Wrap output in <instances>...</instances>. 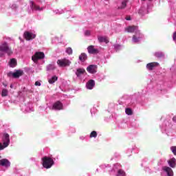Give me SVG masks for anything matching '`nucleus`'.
<instances>
[{"instance_id": "f257e3e1", "label": "nucleus", "mask_w": 176, "mask_h": 176, "mask_svg": "<svg viewBox=\"0 0 176 176\" xmlns=\"http://www.w3.org/2000/svg\"><path fill=\"white\" fill-rule=\"evenodd\" d=\"M5 53L8 56H12L13 54V50L7 42H4L0 45V57H4Z\"/></svg>"}, {"instance_id": "f03ea898", "label": "nucleus", "mask_w": 176, "mask_h": 176, "mask_svg": "<svg viewBox=\"0 0 176 176\" xmlns=\"http://www.w3.org/2000/svg\"><path fill=\"white\" fill-rule=\"evenodd\" d=\"M42 160L44 168H51L53 164H54V161L51 157L45 156L42 158Z\"/></svg>"}, {"instance_id": "7ed1b4c3", "label": "nucleus", "mask_w": 176, "mask_h": 176, "mask_svg": "<svg viewBox=\"0 0 176 176\" xmlns=\"http://www.w3.org/2000/svg\"><path fill=\"white\" fill-rule=\"evenodd\" d=\"M45 58V53L42 52H37L32 56V60L34 63H36L38 60H42Z\"/></svg>"}, {"instance_id": "20e7f679", "label": "nucleus", "mask_w": 176, "mask_h": 176, "mask_svg": "<svg viewBox=\"0 0 176 176\" xmlns=\"http://www.w3.org/2000/svg\"><path fill=\"white\" fill-rule=\"evenodd\" d=\"M56 63L59 67H69L71 65V61L67 58L58 59Z\"/></svg>"}, {"instance_id": "39448f33", "label": "nucleus", "mask_w": 176, "mask_h": 176, "mask_svg": "<svg viewBox=\"0 0 176 176\" xmlns=\"http://www.w3.org/2000/svg\"><path fill=\"white\" fill-rule=\"evenodd\" d=\"M23 36L26 41H32V39H35V38H36V34L30 32H25Z\"/></svg>"}, {"instance_id": "423d86ee", "label": "nucleus", "mask_w": 176, "mask_h": 176, "mask_svg": "<svg viewBox=\"0 0 176 176\" xmlns=\"http://www.w3.org/2000/svg\"><path fill=\"white\" fill-rule=\"evenodd\" d=\"M30 8L33 12H42V10L45 9V7H41L38 4L34 3L32 1H30Z\"/></svg>"}, {"instance_id": "0eeeda50", "label": "nucleus", "mask_w": 176, "mask_h": 176, "mask_svg": "<svg viewBox=\"0 0 176 176\" xmlns=\"http://www.w3.org/2000/svg\"><path fill=\"white\" fill-rule=\"evenodd\" d=\"M160 64H159V63L157 62H152V63H149L146 65V68L148 71H153V69H155V68L160 67Z\"/></svg>"}, {"instance_id": "6e6552de", "label": "nucleus", "mask_w": 176, "mask_h": 176, "mask_svg": "<svg viewBox=\"0 0 176 176\" xmlns=\"http://www.w3.org/2000/svg\"><path fill=\"white\" fill-rule=\"evenodd\" d=\"M10 143V139L9 138V134L5 133L3 138V145H4V148H8Z\"/></svg>"}, {"instance_id": "1a4fd4ad", "label": "nucleus", "mask_w": 176, "mask_h": 176, "mask_svg": "<svg viewBox=\"0 0 176 176\" xmlns=\"http://www.w3.org/2000/svg\"><path fill=\"white\" fill-rule=\"evenodd\" d=\"M88 53L89 54H98L100 53V51L94 47V45H89L87 47Z\"/></svg>"}, {"instance_id": "9d476101", "label": "nucleus", "mask_w": 176, "mask_h": 176, "mask_svg": "<svg viewBox=\"0 0 176 176\" xmlns=\"http://www.w3.org/2000/svg\"><path fill=\"white\" fill-rule=\"evenodd\" d=\"M87 71L89 72V74H96V72H97V65H90L87 67Z\"/></svg>"}, {"instance_id": "9b49d317", "label": "nucleus", "mask_w": 176, "mask_h": 176, "mask_svg": "<svg viewBox=\"0 0 176 176\" xmlns=\"http://www.w3.org/2000/svg\"><path fill=\"white\" fill-rule=\"evenodd\" d=\"M0 166L2 167H10V162L8 159L0 160Z\"/></svg>"}, {"instance_id": "f8f14e48", "label": "nucleus", "mask_w": 176, "mask_h": 176, "mask_svg": "<svg viewBox=\"0 0 176 176\" xmlns=\"http://www.w3.org/2000/svg\"><path fill=\"white\" fill-rule=\"evenodd\" d=\"M63 103H61L60 101H57L53 104L52 108L53 109H56L57 111H61V109H63Z\"/></svg>"}, {"instance_id": "ddd939ff", "label": "nucleus", "mask_w": 176, "mask_h": 176, "mask_svg": "<svg viewBox=\"0 0 176 176\" xmlns=\"http://www.w3.org/2000/svg\"><path fill=\"white\" fill-rule=\"evenodd\" d=\"M162 170L166 173L168 176H173L174 175V172L173 171V169L168 166H164L162 168Z\"/></svg>"}, {"instance_id": "4468645a", "label": "nucleus", "mask_w": 176, "mask_h": 176, "mask_svg": "<svg viewBox=\"0 0 176 176\" xmlns=\"http://www.w3.org/2000/svg\"><path fill=\"white\" fill-rule=\"evenodd\" d=\"M24 75V72L23 70H16L15 72L13 74V78L15 79H18L20 76H23Z\"/></svg>"}, {"instance_id": "2eb2a0df", "label": "nucleus", "mask_w": 176, "mask_h": 176, "mask_svg": "<svg viewBox=\"0 0 176 176\" xmlns=\"http://www.w3.org/2000/svg\"><path fill=\"white\" fill-rule=\"evenodd\" d=\"M95 86L96 82H94V80H89V82H87L86 85L87 89H88L89 90H91Z\"/></svg>"}, {"instance_id": "dca6fc26", "label": "nucleus", "mask_w": 176, "mask_h": 176, "mask_svg": "<svg viewBox=\"0 0 176 176\" xmlns=\"http://www.w3.org/2000/svg\"><path fill=\"white\" fill-rule=\"evenodd\" d=\"M137 30H138V27L134 26V25L125 28V31H126L127 32H130V33L135 32V31H137Z\"/></svg>"}, {"instance_id": "f3484780", "label": "nucleus", "mask_w": 176, "mask_h": 176, "mask_svg": "<svg viewBox=\"0 0 176 176\" xmlns=\"http://www.w3.org/2000/svg\"><path fill=\"white\" fill-rule=\"evenodd\" d=\"M168 164H169L170 167H171L172 168H175V166H176V160L175 157H173L171 159H170L168 161Z\"/></svg>"}, {"instance_id": "a211bd4d", "label": "nucleus", "mask_w": 176, "mask_h": 176, "mask_svg": "<svg viewBox=\"0 0 176 176\" xmlns=\"http://www.w3.org/2000/svg\"><path fill=\"white\" fill-rule=\"evenodd\" d=\"M80 61L85 63L87 60V55L85 53H82L78 57Z\"/></svg>"}, {"instance_id": "6ab92c4d", "label": "nucleus", "mask_w": 176, "mask_h": 176, "mask_svg": "<svg viewBox=\"0 0 176 176\" xmlns=\"http://www.w3.org/2000/svg\"><path fill=\"white\" fill-rule=\"evenodd\" d=\"M98 41H99V42L102 43L104 42V43H109V41H108V38H107V37L105 36H98Z\"/></svg>"}, {"instance_id": "aec40b11", "label": "nucleus", "mask_w": 176, "mask_h": 176, "mask_svg": "<svg viewBox=\"0 0 176 176\" xmlns=\"http://www.w3.org/2000/svg\"><path fill=\"white\" fill-rule=\"evenodd\" d=\"M58 80V77L57 76H53L51 78L48 80V82L50 85H53Z\"/></svg>"}, {"instance_id": "412c9836", "label": "nucleus", "mask_w": 176, "mask_h": 176, "mask_svg": "<svg viewBox=\"0 0 176 176\" xmlns=\"http://www.w3.org/2000/svg\"><path fill=\"white\" fill-rule=\"evenodd\" d=\"M85 72H86V70H85V69L79 68V69H77V70L76 72V76L79 77V76H80V75H83V74H85Z\"/></svg>"}, {"instance_id": "4be33fe9", "label": "nucleus", "mask_w": 176, "mask_h": 176, "mask_svg": "<svg viewBox=\"0 0 176 176\" xmlns=\"http://www.w3.org/2000/svg\"><path fill=\"white\" fill-rule=\"evenodd\" d=\"M17 65V62L15 58H12L10 61V67L12 68H14V67Z\"/></svg>"}, {"instance_id": "5701e85b", "label": "nucleus", "mask_w": 176, "mask_h": 176, "mask_svg": "<svg viewBox=\"0 0 176 176\" xmlns=\"http://www.w3.org/2000/svg\"><path fill=\"white\" fill-rule=\"evenodd\" d=\"M155 57L157 58H164V54L161 52H157L155 53Z\"/></svg>"}, {"instance_id": "b1692460", "label": "nucleus", "mask_w": 176, "mask_h": 176, "mask_svg": "<svg viewBox=\"0 0 176 176\" xmlns=\"http://www.w3.org/2000/svg\"><path fill=\"white\" fill-rule=\"evenodd\" d=\"M54 14H63L64 13V10L59 8V9H55L53 10Z\"/></svg>"}, {"instance_id": "393cba45", "label": "nucleus", "mask_w": 176, "mask_h": 176, "mask_svg": "<svg viewBox=\"0 0 176 176\" xmlns=\"http://www.w3.org/2000/svg\"><path fill=\"white\" fill-rule=\"evenodd\" d=\"M127 2H129V0H123L121 6L119 7V9H124L127 5Z\"/></svg>"}, {"instance_id": "a878e982", "label": "nucleus", "mask_w": 176, "mask_h": 176, "mask_svg": "<svg viewBox=\"0 0 176 176\" xmlns=\"http://www.w3.org/2000/svg\"><path fill=\"white\" fill-rule=\"evenodd\" d=\"M125 113H126V115L131 116L133 115V110L130 108H126L125 109Z\"/></svg>"}, {"instance_id": "bb28decb", "label": "nucleus", "mask_w": 176, "mask_h": 176, "mask_svg": "<svg viewBox=\"0 0 176 176\" xmlns=\"http://www.w3.org/2000/svg\"><path fill=\"white\" fill-rule=\"evenodd\" d=\"M8 89H3L2 90V92H1V96H2V97H6V96H8Z\"/></svg>"}, {"instance_id": "cd10ccee", "label": "nucleus", "mask_w": 176, "mask_h": 176, "mask_svg": "<svg viewBox=\"0 0 176 176\" xmlns=\"http://www.w3.org/2000/svg\"><path fill=\"white\" fill-rule=\"evenodd\" d=\"M124 175H126V173L124 172L123 170L120 169V170H118V172L117 176H124Z\"/></svg>"}, {"instance_id": "c85d7f7f", "label": "nucleus", "mask_w": 176, "mask_h": 176, "mask_svg": "<svg viewBox=\"0 0 176 176\" xmlns=\"http://www.w3.org/2000/svg\"><path fill=\"white\" fill-rule=\"evenodd\" d=\"M97 138V132L95 131H93L91 133H90V138Z\"/></svg>"}, {"instance_id": "c756f323", "label": "nucleus", "mask_w": 176, "mask_h": 176, "mask_svg": "<svg viewBox=\"0 0 176 176\" xmlns=\"http://www.w3.org/2000/svg\"><path fill=\"white\" fill-rule=\"evenodd\" d=\"M146 13H147V11L146 10H145V8H142L141 9L139 10L140 14H145Z\"/></svg>"}, {"instance_id": "7c9ffc66", "label": "nucleus", "mask_w": 176, "mask_h": 176, "mask_svg": "<svg viewBox=\"0 0 176 176\" xmlns=\"http://www.w3.org/2000/svg\"><path fill=\"white\" fill-rule=\"evenodd\" d=\"M66 53L69 54V56H71L73 53V50L72 47H67L66 48Z\"/></svg>"}, {"instance_id": "2f4dec72", "label": "nucleus", "mask_w": 176, "mask_h": 176, "mask_svg": "<svg viewBox=\"0 0 176 176\" xmlns=\"http://www.w3.org/2000/svg\"><path fill=\"white\" fill-rule=\"evenodd\" d=\"M132 41L135 43H138V42H140V38H137V36L135 35L133 36L132 38Z\"/></svg>"}, {"instance_id": "473e14b6", "label": "nucleus", "mask_w": 176, "mask_h": 176, "mask_svg": "<svg viewBox=\"0 0 176 176\" xmlns=\"http://www.w3.org/2000/svg\"><path fill=\"white\" fill-rule=\"evenodd\" d=\"M170 151H172L173 155H175V156H176V146H171L170 147Z\"/></svg>"}, {"instance_id": "72a5a7b5", "label": "nucleus", "mask_w": 176, "mask_h": 176, "mask_svg": "<svg viewBox=\"0 0 176 176\" xmlns=\"http://www.w3.org/2000/svg\"><path fill=\"white\" fill-rule=\"evenodd\" d=\"M14 74V72H9L8 74H7V76L8 78H13V74Z\"/></svg>"}, {"instance_id": "f704fd0d", "label": "nucleus", "mask_w": 176, "mask_h": 176, "mask_svg": "<svg viewBox=\"0 0 176 176\" xmlns=\"http://www.w3.org/2000/svg\"><path fill=\"white\" fill-rule=\"evenodd\" d=\"M10 8H11V9H12L13 10H16V8H17V5H16V4H12V5L10 6Z\"/></svg>"}, {"instance_id": "c9c22d12", "label": "nucleus", "mask_w": 176, "mask_h": 176, "mask_svg": "<svg viewBox=\"0 0 176 176\" xmlns=\"http://www.w3.org/2000/svg\"><path fill=\"white\" fill-rule=\"evenodd\" d=\"M55 69V67H54V65H50L48 66V69Z\"/></svg>"}, {"instance_id": "e433bc0d", "label": "nucleus", "mask_w": 176, "mask_h": 176, "mask_svg": "<svg viewBox=\"0 0 176 176\" xmlns=\"http://www.w3.org/2000/svg\"><path fill=\"white\" fill-rule=\"evenodd\" d=\"M69 16V12H67L65 13V19H69V16Z\"/></svg>"}, {"instance_id": "4c0bfd02", "label": "nucleus", "mask_w": 176, "mask_h": 176, "mask_svg": "<svg viewBox=\"0 0 176 176\" xmlns=\"http://www.w3.org/2000/svg\"><path fill=\"white\" fill-rule=\"evenodd\" d=\"M5 146L0 143V151H3V149H5Z\"/></svg>"}, {"instance_id": "58836bf2", "label": "nucleus", "mask_w": 176, "mask_h": 176, "mask_svg": "<svg viewBox=\"0 0 176 176\" xmlns=\"http://www.w3.org/2000/svg\"><path fill=\"white\" fill-rule=\"evenodd\" d=\"M34 85L35 86H41V82L39 81H36Z\"/></svg>"}, {"instance_id": "ea45409f", "label": "nucleus", "mask_w": 176, "mask_h": 176, "mask_svg": "<svg viewBox=\"0 0 176 176\" xmlns=\"http://www.w3.org/2000/svg\"><path fill=\"white\" fill-rule=\"evenodd\" d=\"M125 19L127 20V21H130V20H131V16H126L125 17Z\"/></svg>"}, {"instance_id": "a19ab883", "label": "nucleus", "mask_w": 176, "mask_h": 176, "mask_svg": "<svg viewBox=\"0 0 176 176\" xmlns=\"http://www.w3.org/2000/svg\"><path fill=\"white\" fill-rule=\"evenodd\" d=\"M173 41H176V32L173 33Z\"/></svg>"}, {"instance_id": "79ce46f5", "label": "nucleus", "mask_w": 176, "mask_h": 176, "mask_svg": "<svg viewBox=\"0 0 176 176\" xmlns=\"http://www.w3.org/2000/svg\"><path fill=\"white\" fill-rule=\"evenodd\" d=\"M172 120L176 123V116L173 118Z\"/></svg>"}, {"instance_id": "37998d69", "label": "nucleus", "mask_w": 176, "mask_h": 176, "mask_svg": "<svg viewBox=\"0 0 176 176\" xmlns=\"http://www.w3.org/2000/svg\"><path fill=\"white\" fill-rule=\"evenodd\" d=\"M85 35H90V32L89 31H86L85 32Z\"/></svg>"}, {"instance_id": "c03bdc74", "label": "nucleus", "mask_w": 176, "mask_h": 176, "mask_svg": "<svg viewBox=\"0 0 176 176\" xmlns=\"http://www.w3.org/2000/svg\"><path fill=\"white\" fill-rule=\"evenodd\" d=\"M3 86L4 87H6L8 86V84H6V83H5V82H3Z\"/></svg>"}, {"instance_id": "a18cd8bd", "label": "nucleus", "mask_w": 176, "mask_h": 176, "mask_svg": "<svg viewBox=\"0 0 176 176\" xmlns=\"http://www.w3.org/2000/svg\"><path fill=\"white\" fill-rule=\"evenodd\" d=\"M150 2H152V1H153V0H148Z\"/></svg>"}, {"instance_id": "49530a36", "label": "nucleus", "mask_w": 176, "mask_h": 176, "mask_svg": "<svg viewBox=\"0 0 176 176\" xmlns=\"http://www.w3.org/2000/svg\"><path fill=\"white\" fill-rule=\"evenodd\" d=\"M10 87H11V89H12V85H10Z\"/></svg>"}, {"instance_id": "de8ad7c7", "label": "nucleus", "mask_w": 176, "mask_h": 176, "mask_svg": "<svg viewBox=\"0 0 176 176\" xmlns=\"http://www.w3.org/2000/svg\"><path fill=\"white\" fill-rule=\"evenodd\" d=\"M142 1H145V0H142Z\"/></svg>"}]
</instances>
